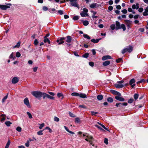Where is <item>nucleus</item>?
Returning a JSON list of instances; mask_svg holds the SVG:
<instances>
[{
	"label": "nucleus",
	"instance_id": "nucleus-55",
	"mask_svg": "<svg viewBox=\"0 0 148 148\" xmlns=\"http://www.w3.org/2000/svg\"><path fill=\"white\" fill-rule=\"evenodd\" d=\"M58 12L61 15L63 14V11L62 10H60L58 11Z\"/></svg>",
	"mask_w": 148,
	"mask_h": 148
},
{
	"label": "nucleus",
	"instance_id": "nucleus-53",
	"mask_svg": "<svg viewBox=\"0 0 148 148\" xmlns=\"http://www.w3.org/2000/svg\"><path fill=\"white\" fill-rule=\"evenodd\" d=\"M21 56L20 53L18 52H17L16 54V56L18 58L19 57Z\"/></svg>",
	"mask_w": 148,
	"mask_h": 148
},
{
	"label": "nucleus",
	"instance_id": "nucleus-50",
	"mask_svg": "<svg viewBox=\"0 0 148 148\" xmlns=\"http://www.w3.org/2000/svg\"><path fill=\"white\" fill-rule=\"evenodd\" d=\"M9 58L10 59L13 58V60H14V58H15V57L14 56V55L13 53H12L10 55V56L9 57Z\"/></svg>",
	"mask_w": 148,
	"mask_h": 148
},
{
	"label": "nucleus",
	"instance_id": "nucleus-8",
	"mask_svg": "<svg viewBox=\"0 0 148 148\" xmlns=\"http://www.w3.org/2000/svg\"><path fill=\"white\" fill-rule=\"evenodd\" d=\"M64 39H65V38L64 37L59 38L57 40L56 42L58 43V45H61L64 42L63 40Z\"/></svg>",
	"mask_w": 148,
	"mask_h": 148
},
{
	"label": "nucleus",
	"instance_id": "nucleus-19",
	"mask_svg": "<svg viewBox=\"0 0 148 148\" xmlns=\"http://www.w3.org/2000/svg\"><path fill=\"white\" fill-rule=\"evenodd\" d=\"M79 96L81 98H86L87 96L86 94H84L83 93H81L79 94Z\"/></svg>",
	"mask_w": 148,
	"mask_h": 148
},
{
	"label": "nucleus",
	"instance_id": "nucleus-39",
	"mask_svg": "<svg viewBox=\"0 0 148 148\" xmlns=\"http://www.w3.org/2000/svg\"><path fill=\"white\" fill-rule=\"evenodd\" d=\"M27 115H28L29 117V119H32V115L31 114L30 112H27Z\"/></svg>",
	"mask_w": 148,
	"mask_h": 148
},
{
	"label": "nucleus",
	"instance_id": "nucleus-29",
	"mask_svg": "<svg viewBox=\"0 0 148 148\" xmlns=\"http://www.w3.org/2000/svg\"><path fill=\"white\" fill-rule=\"evenodd\" d=\"M21 44V42L20 41H18L16 45H15L14 47V48H18L20 46V45Z\"/></svg>",
	"mask_w": 148,
	"mask_h": 148
},
{
	"label": "nucleus",
	"instance_id": "nucleus-46",
	"mask_svg": "<svg viewBox=\"0 0 148 148\" xmlns=\"http://www.w3.org/2000/svg\"><path fill=\"white\" fill-rule=\"evenodd\" d=\"M45 129L46 130H48L49 131V132L50 133H51L52 132V130L49 127H45Z\"/></svg>",
	"mask_w": 148,
	"mask_h": 148
},
{
	"label": "nucleus",
	"instance_id": "nucleus-37",
	"mask_svg": "<svg viewBox=\"0 0 148 148\" xmlns=\"http://www.w3.org/2000/svg\"><path fill=\"white\" fill-rule=\"evenodd\" d=\"M12 123H11L10 121H6L5 122V124L7 126H10V125Z\"/></svg>",
	"mask_w": 148,
	"mask_h": 148
},
{
	"label": "nucleus",
	"instance_id": "nucleus-32",
	"mask_svg": "<svg viewBox=\"0 0 148 148\" xmlns=\"http://www.w3.org/2000/svg\"><path fill=\"white\" fill-rule=\"evenodd\" d=\"M110 27L112 30H114L115 29V25L114 24H112L110 26Z\"/></svg>",
	"mask_w": 148,
	"mask_h": 148
},
{
	"label": "nucleus",
	"instance_id": "nucleus-13",
	"mask_svg": "<svg viewBox=\"0 0 148 148\" xmlns=\"http://www.w3.org/2000/svg\"><path fill=\"white\" fill-rule=\"evenodd\" d=\"M144 16H148V6L145 9V11L143 13Z\"/></svg>",
	"mask_w": 148,
	"mask_h": 148
},
{
	"label": "nucleus",
	"instance_id": "nucleus-54",
	"mask_svg": "<svg viewBox=\"0 0 148 148\" xmlns=\"http://www.w3.org/2000/svg\"><path fill=\"white\" fill-rule=\"evenodd\" d=\"M38 40L37 39H35L34 42V44L36 46L38 44Z\"/></svg>",
	"mask_w": 148,
	"mask_h": 148
},
{
	"label": "nucleus",
	"instance_id": "nucleus-45",
	"mask_svg": "<svg viewBox=\"0 0 148 148\" xmlns=\"http://www.w3.org/2000/svg\"><path fill=\"white\" fill-rule=\"evenodd\" d=\"M75 121L76 123H79L80 122V119L79 118H76L75 119Z\"/></svg>",
	"mask_w": 148,
	"mask_h": 148
},
{
	"label": "nucleus",
	"instance_id": "nucleus-12",
	"mask_svg": "<svg viewBox=\"0 0 148 148\" xmlns=\"http://www.w3.org/2000/svg\"><path fill=\"white\" fill-rule=\"evenodd\" d=\"M19 80L18 78L17 77H14L12 79V82L13 84H15L17 83Z\"/></svg>",
	"mask_w": 148,
	"mask_h": 148
},
{
	"label": "nucleus",
	"instance_id": "nucleus-51",
	"mask_svg": "<svg viewBox=\"0 0 148 148\" xmlns=\"http://www.w3.org/2000/svg\"><path fill=\"white\" fill-rule=\"evenodd\" d=\"M89 56V54L88 53H86L84 54L82 56L84 58H87Z\"/></svg>",
	"mask_w": 148,
	"mask_h": 148
},
{
	"label": "nucleus",
	"instance_id": "nucleus-1",
	"mask_svg": "<svg viewBox=\"0 0 148 148\" xmlns=\"http://www.w3.org/2000/svg\"><path fill=\"white\" fill-rule=\"evenodd\" d=\"M116 28V30L122 29L123 31H125L126 30V27L125 24H122L121 25L119 22L118 21H116L115 22Z\"/></svg>",
	"mask_w": 148,
	"mask_h": 148
},
{
	"label": "nucleus",
	"instance_id": "nucleus-58",
	"mask_svg": "<svg viewBox=\"0 0 148 148\" xmlns=\"http://www.w3.org/2000/svg\"><path fill=\"white\" fill-rule=\"evenodd\" d=\"M48 93L49 94H50L51 95L53 96H54L55 95V94L54 92H52L48 91Z\"/></svg>",
	"mask_w": 148,
	"mask_h": 148
},
{
	"label": "nucleus",
	"instance_id": "nucleus-28",
	"mask_svg": "<svg viewBox=\"0 0 148 148\" xmlns=\"http://www.w3.org/2000/svg\"><path fill=\"white\" fill-rule=\"evenodd\" d=\"M44 42L45 43H46L47 42L48 44H50V41L47 38H44Z\"/></svg>",
	"mask_w": 148,
	"mask_h": 148
},
{
	"label": "nucleus",
	"instance_id": "nucleus-17",
	"mask_svg": "<svg viewBox=\"0 0 148 148\" xmlns=\"http://www.w3.org/2000/svg\"><path fill=\"white\" fill-rule=\"evenodd\" d=\"M67 39L66 40V42L68 43H70L71 41L72 38L71 37L69 36H68L66 37Z\"/></svg>",
	"mask_w": 148,
	"mask_h": 148
},
{
	"label": "nucleus",
	"instance_id": "nucleus-14",
	"mask_svg": "<svg viewBox=\"0 0 148 148\" xmlns=\"http://www.w3.org/2000/svg\"><path fill=\"white\" fill-rule=\"evenodd\" d=\"M111 57L109 55L103 56L102 58V60H105L108 59H111Z\"/></svg>",
	"mask_w": 148,
	"mask_h": 148
},
{
	"label": "nucleus",
	"instance_id": "nucleus-59",
	"mask_svg": "<svg viewBox=\"0 0 148 148\" xmlns=\"http://www.w3.org/2000/svg\"><path fill=\"white\" fill-rule=\"evenodd\" d=\"M121 12L124 14H126L127 13V10L125 9L122 10Z\"/></svg>",
	"mask_w": 148,
	"mask_h": 148
},
{
	"label": "nucleus",
	"instance_id": "nucleus-25",
	"mask_svg": "<svg viewBox=\"0 0 148 148\" xmlns=\"http://www.w3.org/2000/svg\"><path fill=\"white\" fill-rule=\"evenodd\" d=\"M83 37L85 38H86L88 40H90V37L87 34H84L83 35Z\"/></svg>",
	"mask_w": 148,
	"mask_h": 148
},
{
	"label": "nucleus",
	"instance_id": "nucleus-15",
	"mask_svg": "<svg viewBox=\"0 0 148 148\" xmlns=\"http://www.w3.org/2000/svg\"><path fill=\"white\" fill-rule=\"evenodd\" d=\"M132 8L133 9H138L139 8V4L137 3L136 5L134 4L132 6Z\"/></svg>",
	"mask_w": 148,
	"mask_h": 148
},
{
	"label": "nucleus",
	"instance_id": "nucleus-56",
	"mask_svg": "<svg viewBox=\"0 0 148 148\" xmlns=\"http://www.w3.org/2000/svg\"><path fill=\"white\" fill-rule=\"evenodd\" d=\"M95 126L96 127H97V128L100 129V130H101L102 131H104V130H103L102 128L101 127H100L98 125H95Z\"/></svg>",
	"mask_w": 148,
	"mask_h": 148
},
{
	"label": "nucleus",
	"instance_id": "nucleus-48",
	"mask_svg": "<svg viewBox=\"0 0 148 148\" xmlns=\"http://www.w3.org/2000/svg\"><path fill=\"white\" fill-rule=\"evenodd\" d=\"M54 120L55 121H56V122H58L60 121V119L58 117L55 116L54 118Z\"/></svg>",
	"mask_w": 148,
	"mask_h": 148
},
{
	"label": "nucleus",
	"instance_id": "nucleus-57",
	"mask_svg": "<svg viewBox=\"0 0 148 148\" xmlns=\"http://www.w3.org/2000/svg\"><path fill=\"white\" fill-rule=\"evenodd\" d=\"M29 140H27V142L25 143V145L27 147H29Z\"/></svg>",
	"mask_w": 148,
	"mask_h": 148
},
{
	"label": "nucleus",
	"instance_id": "nucleus-44",
	"mask_svg": "<svg viewBox=\"0 0 148 148\" xmlns=\"http://www.w3.org/2000/svg\"><path fill=\"white\" fill-rule=\"evenodd\" d=\"M133 99L132 98H131L128 100V103H133Z\"/></svg>",
	"mask_w": 148,
	"mask_h": 148
},
{
	"label": "nucleus",
	"instance_id": "nucleus-34",
	"mask_svg": "<svg viewBox=\"0 0 148 148\" xmlns=\"http://www.w3.org/2000/svg\"><path fill=\"white\" fill-rule=\"evenodd\" d=\"M107 101L109 102H112L113 101V99L112 97H109L107 99Z\"/></svg>",
	"mask_w": 148,
	"mask_h": 148
},
{
	"label": "nucleus",
	"instance_id": "nucleus-10",
	"mask_svg": "<svg viewBox=\"0 0 148 148\" xmlns=\"http://www.w3.org/2000/svg\"><path fill=\"white\" fill-rule=\"evenodd\" d=\"M135 80L134 79H132L130 80V84L132 88H133L135 86V84H134Z\"/></svg>",
	"mask_w": 148,
	"mask_h": 148
},
{
	"label": "nucleus",
	"instance_id": "nucleus-23",
	"mask_svg": "<svg viewBox=\"0 0 148 148\" xmlns=\"http://www.w3.org/2000/svg\"><path fill=\"white\" fill-rule=\"evenodd\" d=\"M100 39H92L91 40V41L94 43H97L99 41Z\"/></svg>",
	"mask_w": 148,
	"mask_h": 148
},
{
	"label": "nucleus",
	"instance_id": "nucleus-7",
	"mask_svg": "<svg viewBox=\"0 0 148 148\" xmlns=\"http://www.w3.org/2000/svg\"><path fill=\"white\" fill-rule=\"evenodd\" d=\"M24 103L28 108H30V106L29 104V101L27 98H26L24 99Z\"/></svg>",
	"mask_w": 148,
	"mask_h": 148
},
{
	"label": "nucleus",
	"instance_id": "nucleus-22",
	"mask_svg": "<svg viewBox=\"0 0 148 148\" xmlns=\"http://www.w3.org/2000/svg\"><path fill=\"white\" fill-rule=\"evenodd\" d=\"M64 128L66 130V131H67L69 133L71 134H75V133L72 131H70L69 130V129L67 127H66V126H64Z\"/></svg>",
	"mask_w": 148,
	"mask_h": 148
},
{
	"label": "nucleus",
	"instance_id": "nucleus-60",
	"mask_svg": "<svg viewBox=\"0 0 148 148\" xmlns=\"http://www.w3.org/2000/svg\"><path fill=\"white\" fill-rule=\"evenodd\" d=\"M79 19V17L78 16H75L73 17V19L74 20H77Z\"/></svg>",
	"mask_w": 148,
	"mask_h": 148
},
{
	"label": "nucleus",
	"instance_id": "nucleus-11",
	"mask_svg": "<svg viewBox=\"0 0 148 148\" xmlns=\"http://www.w3.org/2000/svg\"><path fill=\"white\" fill-rule=\"evenodd\" d=\"M99 5L97 3H93L91 4L90 5V7L91 8H97L99 7Z\"/></svg>",
	"mask_w": 148,
	"mask_h": 148
},
{
	"label": "nucleus",
	"instance_id": "nucleus-18",
	"mask_svg": "<svg viewBox=\"0 0 148 148\" xmlns=\"http://www.w3.org/2000/svg\"><path fill=\"white\" fill-rule=\"evenodd\" d=\"M81 16L82 17H85L86 16H88V15L87 13L82 12L80 13Z\"/></svg>",
	"mask_w": 148,
	"mask_h": 148
},
{
	"label": "nucleus",
	"instance_id": "nucleus-33",
	"mask_svg": "<svg viewBox=\"0 0 148 148\" xmlns=\"http://www.w3.org/2000/svg\"><path fill=\"white\" fill-rule=\"evenodd\" d=\"M138 94L135 93L134 95V98L135 100H137L138 97Z\"/></svg>",
	"mask_w": 148,
	"mask_h": 148
},
{
	"label": "nucleus",
	"instance_id": "nucleus-9",
	"mask_svg": "<svg viewBox=\"0 0 148 148\" xmlns=\"http://www.w3.org/2000/svg\"><path fill=\"white\" fill-rule=\"evenodd\" d=\"M10 7L8 5H0V8L3 10H5L8 8H9Z\"/></svg>",
	"mask_w": 148,
	"mask_h": 148
},
{
	"label": "nucleus",
	"instance_id": "nucleus-36",
	"mask_svg": "<svg viewBox=\"0 0 148 148\" xmlns=\"http://www.w3.org/2000/svg\"><path fill=\"white\" fill-rule=\"evenodd\" d=\"M8 94H7V95L5 96L4 98L2 99V102L3 103H4L5 100L7 98H8Z\"/></svg>",
	"mask_w": 148,
	"mask_h": 148
},
{
	"label": "nucleus",
	"instance_id": "nucleus-30",
	"mask_svg": "<svg viewBox=\"0 0 148 148\" xmlns=\"http://www.w3.org/2000/svg\"><path fill=\"white\" fill-rule=\"evenodd\" d=\"M10 143V141L9 140L8 141V142L5 146V148H8V147Z\"/></svg>",
	"mask_w": 148,
	"mask_h": 148
},
{
	"label": "nucleus",
	"instance_id": "nucleus-63",
	"mask_svg": "<svg viewBox=\"0 0 148 148\" xmlns=\"http://www.w3.org/2000/svg\"><path fill=\"white\" fill-rule=\"evenodd\" d=\"M143 11V9L142 8H138V11L140 12H142Z\"/></svg>",
	"mask_w": 148,
	"mask_h": 148
},
{
	"label": "nucleus",
	"instance_id": "nucleus-47",
	"mask_svg": "<svg viewBox=\"0 0 148 148\" xmlns=\"http://www.w3.org/2000/svg\"><path fill=\"white\" fill-rule=\"evenodd\" d=\"M42 131H43L42 130H40L37 133V134H38L39 135H42L43 134Z\"/></svg>",
	"mask_w": 148,
	"mask_h": 148
},
{
	"label": "nucleus",
	"instance_id": "nucleus-5",
	"mask_svg": "<svg viewBox=\"0 0 148 148\" xmlns=\"http://www.w3.org/2000/svg\"><path fill=\"white\" fill-rule=\"evenodd\" d=\"M118 94L117 95L119 96H116L115 97V99L119 101H125V99L124 98L119 96H120L121 95V94L120 93L117 92Z\"/></svg>",
	"mask_w": 148,
	"mask_h": 148
},
{
	"label": "nucleus",
	"instance_id": "nucleus-6",
	"mask_svg": "<svg viewBox=\"0 0 148 148\" xmlns=\"http://www.w3.org/2000/svg\"><path fill=\"white\" fill-rule=\"evenodd\" d=\"M124 22L125 24L127 25L128 29H129L131 27V25L132 23V21L129 20H124Z\"/></svg>",
	"mask_w": 148,
	"mask_h": 148
},
{
	"label": "nucleus",
	"instance_id": "nucleus-24",
	"mask_svg": "<svg viewBox=\"0 0 148 148\" xmlns=\"http://www.w3.org/2000/svg\"><path fill=\"white\" fill-rule=\"evenodd\" d=\"M41 97L42 96L43 99H45L46 97H47L48 94L45 93H42V92Z\"/></svg>",
	"mask_w": 148,
	"mask_h": 148
},
{
	"label": "nucleus",
	"instance_id": "nucleus-27",
	"mask_svg": "<svg viewBox=\"0 0 148 148\" xmlns=\"http://www.w3.org/2000/svg\"><path fill=\"white\" fill-rule=\"evenodd\" d=\"M82 23L84 25L87 26L89 24V22L87 21H82Z\"/></svg>",
	"mask_w": 148,
	"mask_h": 148
},
{
	"label": "nucleus",
	"instance_id": "nucleus-62",
	"mask_svg": "<svg viewBox=\"0 0 148 148\" xmlns=\"http://www.w3.org/2000/svg\"><path fill=\"white\" fill-rule=\"evenodd\" d=\"M91 113L92 115H95L96 114H97L98 113L97 112H95L94 111H91Z\"/></svg>",
	"mask_w": 148,
	"mask_h": 148
},
{
	"label": "nucleus",
	"instance_id": "nucleus-2",
	"mask_svg": "<svg viewBox=\"0 0 148 148\" xmlns=\"http://www.w3.org/2000/svg\"><path fill=\"white\" fill-rule=\"evenodd\" d=\"M133 50V47L131 46H129L127 47L122 50V53L124 54L127 52L129 53H130Z\"/></svg>",
	"mask_w": 148,
	"mask_h": 148
},
{
	"label": "nucleus",
	"instance_id": "nucleus-40",
	"mask_svg": "<svg viewBox=\"0 0 148 148\" xmlns=\"http://www.w3.org/2000/svg\"><path fill=\"white\" fill-rule=\"evenodd\" d=\"M39 125H40V126L39 128L40 129H41L45 125L44 123H42L41 124H39Z\"/></svg>",
	"mask_w": 148,
	"mask_h": 148
},
{
	"label": "nucleus",
	"instance_id": "nucleus-16",
	"mask_svg": "<svg viewBox=\"0 0 148 148\" xmlns=\"http://www.w3.org/2000/svg\"><path fill=\"white\" fill-rule=\"evenodd\" d=\"M115 86L116 88H119L123 87L124 86L123 84H115Z\"/></svg>",
	"mask_w": 148,
	"mask_h": 148
},
{
	"label": "nucleus",
	"instance_id": "nucleus-38",
	"mask_svg": "<svg viewBox=\"0 0 148 148\" xmlns=\"http://www.w3.org/2000/svg\"><path fill=\"white\" fill-rule=\"evenodd\" d=\"M73 96H79V94L77 92H73L71 94Z\"/></svg>",
	"mask_w": 148,
	"mask_h": 148
},
{
	"label": "nucleus",
	"instance_id": "nucleus-42",
	"mask_svg": "<svg viewBox=\"0 0 148 148\" xmlns=\"http://www.w3.org/2000/svg\"><path fill=\"white\" fill-rule=\"evenodd\" d=\"M145 79H140V80L137 83V84H139L142 82H145Z\"/></svg>",
	"mask_w": 148,
	"mask_h": 148
},
{
	"label": "nucleus",
	"instance_id": "nucleus-35",
	"mask_svg": "<svg viewBox=\"0 0 148 148\" xmlns=\"http://www.w3.org/2000/svg\"><path fill=\"white\" fill-rule=\"evenodd\" d=\"M57 96L58 97L60 98L61 97H62V99L63 98V94L61 93H58L57 94Z\"/></svg>",
	"mask_w": 148,
	"mask_h": 148
},
{
	"label": "nucleus",
	"instance_id": "nucleus-61",
	"mask_svg": "<svg viewBox=\"0 0 148 148\" xmlns=\"http://www.w3.org/2000/svg\"><path fill=\"white\" fill-rule=\"evenodd\" d=\"M83 11L82 12H84L87 13L88 10L86 8H84L83 9Z\"/></svg>",
	"mask_w": 148,
	"mask_h": 148
},
{
	"label": "nucleus",
	"instance_id": "nucleus-3",
	"mask_svg": "<svg viewBox=\"0 0 148 148\" xmlns=\"http://www.w3.org/2000/svg\"><path fill=\"white\" fill-rule=\"evenodd\" d=\"M32 94L37 98H40L41 97L42 92H41L33 91L32 92Z\"/></svg>",
	"mask_w": 148,
	"mask_h": 148
},
{
	"label": "nucleus",
	"instance_id": "nucleus-21",
	"mask_svg": "<svg viewBox=\"0 0 148 148\" xmlns=\"http://www.w3.org/2000/svg\"><path fill=\"white\" fill-rule=\"evenodd\" d=\"M6 116L5 114H2L1 115V116L2 117V118L1 119V122H3L5 119V116Z\"/></svg>",
	"mask_w": 148,
	"mask_h": 148
},
{
	"label": "nucleus",
	"instance_id": "nucleus-31",
	"mask_svg": "<svg viewBox=\"0 0 148 148\" xmlns=\"http://www.w3.org/2000/svg\"><path fill=\"white\" fill-rule=\"evenodd\" d=\"M89 139L90 140H89V142L90 145H92V140L93 139V137L91 136H90V138H89Z\"/></svg>",
	"mask_w": 148,
	"mask_h": 148
},
{
	"label": "nucleus",
	"instance_id": "nucleus-20",
	"mask_svg": "<svg viewBox=\"0 0 148 148\" xmlns=\"http://www.w3.org/2000/svg\"><path fill=\"white\" fill-rule=\"evenodd\" d=\"M110 64V62L109 61L107 60L104 62L103 64L104 66H107L109 65Z\"/></svg>",
	"mask_w": 148,
	"mask_h": 148
},
{
	"label": "nucleus",
	"instance_id": "nucleus-52",
	"mask_svg": "<svg viewBox=\"0 0 148 148\" xmlns=\"http://www.w3.org/2000/svg\"><path fill=\"white\" fill-rule=\"evenodd\" d=\"M69 116L72 117H75V115L70 112H69Z\"/></svg>",
	"mask_w": 148,
	"mask_h": 148
},
{
	"label": "nucleus",
	"instance_id": "nucleus-26",
	"mask_svg": "<svg viewBox=\"0 0 148 148\" xmlns=\"http://www.w3.org/2000/svg\"><path fill=\"white\" fill-rule=\"evenodd\" d=\"M97 98L98 100H101L103 98V97L102 95H100L97 96Z\"/></svg>",
	"mask_w": 148,
	"mask_h": 148
},
{
	"label": "nucleus",
	"instance_id": "nucleus-41",
	"mask_svg": "<svg viewBox=\"0 0 148 148\" xmlns=\"http://www.w3.org/2000/svg\"><path fill=\"white\" fill-rule=\"evenodd\" d=\"M79 107L80 108H82L84 109H86L87 108L86 106L84 105H80L79 106Z\"/></svg>",
	"mask_w": 148,
	"mask_h": 148
},
{
	"label": "nucleus",
	"instance_id": "nucleus-43",
	"mask_svg": "<svg viewBox=\"0 0 148 148\" xmlns=\"http://www.w3.org/2000/svg\"><path fill=\"white\" fill-rule=\"evenodd\" d=\"M47 96V98H48L49 99H51L53 100L54 99V98H55L53 96H51L50 95H49L48 94Z\"/></svg>",
	"mask_w": 148,
	"mask_h": 148
},
{
	"label": "nucleus",
	"instance_id": "nucleus-4",
	"mask_svg": "<svg viewBox=\"0 0 148 148\" xmlns=\"http://www.w3.org/2000/svg\"><path fill=\"white\" fill-rule=\"evenodd\" d=\"M77 0H69V1L71 2L70 4L71 5L79 8V6L77 1Z\"/></svg>",
	"mask_w": 148,
	"mask_h": 148
},
{
	"label": "nucleus",
	"instance_id": "nucleus-49",
	"mask_svg": "<svg viewBox=\"0 0 148 148\" xmlns=\"http://www.w3.org/2000/svg\"><path fill=\"white\" fill-rule=\"evenodd\" d=\"M16 130L18 132H21L22 130V129L21 127H18L16 128Z\"/></svg>",
	"mask_w": 148,
	"mask_h": 148
},
{
	"label": "nucleus",
	"instance_id": "nucleus-64",
	"mask_svg": "<svg viewBox=\"0 0 148 148\" xmlns=\"http://www.w3.org/2000/svg\"><path fill=\"white\" fill-rule=\"evenodd\" d=\"M122 61V59L121 58H119L118 59L116 60V61L117 63L121 62Z\"/></svg>",
	"mask_w": 148,
	"mask_h": 148
}]
</instances>
